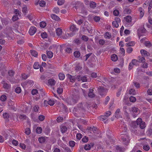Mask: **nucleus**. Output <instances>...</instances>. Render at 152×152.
I'll use <instances>...</instances> for the list:
<instances>
[{"instance_id": "1", "label": "nucleus", "mask_w": 152, "mask_h": 152, "mask_svg": "<svg viewBox=\"0 0 152 152\" xmlns=\"http://www.w3.org/2000/svg\"><path fill=\"white\" fill-rule=\"evenodd\" d=\"M134 123L136 124L137 125H139L141 129H144L146 126L145 123L142 121V120L141 118H138L137 119L136 122H134Z\"/></svg>"}, {"instance_id": "2", "label": "nucleus", "mask_w": 152, "mask_h": 152, "mask_svg": "<svg viewBox=\"0 0 152 152\" xmlns=\"http://www.w3.org/2000/svg\"><path fill=\"white\" fill-rule=\"evenodd\" d=\"M98 91L99 94L101 96L105 95L108 91L107 89L102 86H99L98 87Z\"/></svg>"}, {"instance_id": "3", "label": "nucleus", "mask_w": 152, "mask_h": 152, "mask_svg": "<svg viewBox=\"0 0 152 152\" xmlns=\"http://www.w3.org/2000/svg\"><path fill=\"white\" fill-rule=\"evenodd\" d=\"M66 101L68 104L73 105L77 102V100L72 97H69L67 98Z\"/></svg>"}, {"instance_id": "4", "label": "nucleus", "mask_w": 152, "mask_h": 152, "mask_svg": "<svg viewBox=\"0 0 152 152\" xmlns=\"http://www.w3.org/2000/svg\"><path fill=\"white\" fill-rule=\"evenodd\" d=\"M55 104L54 101L52 99H49L48 101L45 100L44 102V104L45 106H47L48 104L53 106Z\"/></svg>"}, {"instance_id": "5", "label": "nucleus", "mask_w": 152, "mask_h": 152, "mask_svg": "<svg viewBox=\"0 0 152 152\" xmlns=\"http://www.w3.org/2000/svg\"><path fill=\"white\" fill-rule=\"evenodd\" d=\"M37 31V29L36 27L34 26H31L29 30L28 33L30 35L32 36Z\"/></svg>"}, {"instance_id": "6", "label": "nucleus", "mask_w": 152, "mask_h": 152, "mask_svg": "<svg viewBox=\"0 0 152 152\" xmlns=\"http://www.w3.org/2000/svg\"><path fill=\"white\" fill-rule=\"evenodd\" d=\"M129 137L126 134H124V136H122L121 138L122 141L124 142V144L127 145L129 142Z\"/></svg>"}, {"instance_id": "7", "label": "nucleus", "mask_w": 152, "mask_h": 152, "mask_svg": "<svg viewBox=\"0 0 152 152\" xmlns=\"http://www.w3.org/2000/svg\"><path fill=\"white\" fill-rule=\"evenodd\" d=\"M23 84L24 85L27 86L28 87H31L34 85V82L33 80H28L24 82Z\"/></svg>"}, {"instance_id": "8", "label": "nucleus", "mask_w": 152, "mask_h": 152, "mask_svg": "<svg viewBox=\"0 0 152 152\" xmlns=\"http://www.w3.org/2000/svg\"><path fill=\"white\" fill-rule=\"evenodd\" d=\"M66 76L68 78H69L70 81L72 83H74L75 82V76H72L71 75L68 74L66 75Z\"/></svg>"}, {"instance_id": "9", "label": "nucleus", "mask_w": 152, "mask_h": 152, "mask_svg": "<svg viewBox=\"0 0 152 152\" xmlns=\"http://www.w3.org/2000/svg\"><path fill=\"white\" fill-rule=\"evenodd\" d=\"M87 129L88 130L90 131V132H89L90 133H92V132L93 133H96L97 132V128L96 127H93V128L91 127H88Z\"/></svg>"}, {"instance_id": "10", "label": "nucleus", "mask_w": 152, "mask_h": 152, "mask_svg": "<svg viewBox=\"0 0 152 152\" xmlns=\"http://www.w3.org/2000/svg\"><path fill=\"white\" fill-rule=\"evenodd\" d=\"M78 29H79L77 28L76 26L74 25H71L70 28V30L73 32H75L77 31Z\"/></svg>"}, {"instance_id": "11", "label": "nucleus", "mask_w": 152, "mask_h": 152, "mask_svg": "<svg viewBox=\"0 0 152 152\" xmlns=\"http://www.w3.org/2000/svg\"><path fill=\"white\" fill-rule=\"evenodd\" d=\"M48 83L49 85L53 86L55 84L56 81L53 79L50 78L48 80Z\"/></svg>"}, {"instance_id": "12", "label": "nucleus", "mask_w": 152, "mask_h": 152, "mask_svg": "<svg viewBox=\"0 0 152 152\" xmlns=\"http://www.w3.org/2000/svg\"><path fill=\"white\" fill-rule=\"evenodd\" d=\"M138 10L140 12V16L141 18H142L144 14V10L141 7H140L138 8Z\"/></svg>"}, {"instance_id": "13", "label": "nucleus", "mask_w": 152, "mask_h": 152, "mask_svg": "<svg viewBox=\"0 0 152 152\" xmlns=\"http://www.w3.org/2000/svg\"><path fill=\"white\" fill-rule=\"evenodd\" d=\"M140 53L143 57H145L148 56V53L147 51L145 50H141L140 51Z\"/></svg>"}, {"instance_id": "14", "label": "nucleus", "mask_w": 152, "mask_h": 152, "mask_svg": "<svg viewBox=\"0 0 152 152\" xmlns=\"http://www.w3.org/2000/svg\"><path fill=\"white\" fill-rule=\"evenodd\" d=\"M123 110L124 112L125 113V114L127 117L129 116V114L128 112L130 111L129 108L127 106H125L123 107Z\"/></svg>"}, {"instance_id": "15", "label": "nucleus", "mask_w": 152, "mask_h": 152, "mask_svg": "<svg viewBox=\"0 0 152 152\" xmlns=\"http://www.w3.org/2000/svg\"><path fill=\"white\" fill-rule=\"evenodd\" d=\"M51 17L53 19L55 20L58 21L60 20V18L58 16L55 14H51Z\"/></svg>"}, {"instance_id": "16", "label": "nucleus", "mask_w": 152, "mask_h": 152, "mask_svg": "<svg viewBox=\"0 0 152 152\" xmlns=\"http://www.w3.org/2000/svg\"><path fill=\"white\" fill-rule=\"evenodd\" d=\"M120 112L121 111L119 109H118L116 110L115 114V117L116 118H118L121 117L120 115Z\"/></svg>"}, {"instance_id": "17", "label": "nucleus", "mask_w": 152, "mask_h": 152, "mask_svg": "<svg viewBox=\"0 0 152 152\" xmlns=\"http://www.w3.org/2000/svg\"><path fill=\"white\" fill-rule=\"evenodd\" d=\"M94 90L93 89L90 90V91L88 93V96L91 98H93L95 96V94L93 93Z\"/></svg>"}, {"instance_id": "18", "label": "nucleus", "mask_w": 152, "mask_h": 152, "mask_svg": "<svg viewBox=\"0 0 152 152\" xmlns=\"http://www.w3.org/2000/svg\"><path fill=\"white\" fill-rule=\"evenodd\" d=\"M31 54L35 57H37L38 56L37 52L34 50H31L30 51Z\"/></svg>"}, {"instance_id": "19", "label": "nucleus", "mask_w": 152, "mask_h": 152, "mask_svg": "<svg viewBox=\"0 0 152 152\" xmlns=\"http://www.w3.org/2000/svg\"><path fill=\"white\" fill-rule=\"evenodd\" d=\"M57 35L58 36L61 35L62 34V30L60 28H58L56 30Z\"/></svg>"}, {"instance_id": "20", "label": "nucleus", "mask_w": 152, "mask_h": 152, "mask_svg": "<svg viewBox=\"0 0 152 152\" xmlns=\"http://www.w3.org/2000/svg\"><path fill=\"white\" fill-rule=\"evenodd\" d=\"M47 55L48 58H51L53 56V53L51 51H47Z\"/></svg>"}, {"instance_id": "21", "label": "nucleus", "mask_w": 152, "mask_h": 152, "mask_svg": "<svg viewBox=\"0 0 152 152\" xmlns=\"http://www.w3.org/2000/svg\"><path fill=\"white\" fill-rule=\"evenodd\" d=\"M104 37L106 39H110L111 37V34L109 32H106L104 34Z\"/></svg>"}, {"instance_id": "22", "label": "nucleus", "mask_w": 152, "mask_h": 152, "mask_svg": "<svg viewBox=\"0 0 152 152\" xmlns=\"http://www.w3.org/2000/svg\"><path fill=\"white\" fill-rule=\"evenodd\" d=\"M61 130L62 133H64L67 130V128L66 126L63 125H61L60 126Z\"/></svg>"}, {"instance_id": "23", "label": "nucleus", "mask_w": 152, "mask_h": 152, "mask_svg": "<svg viewBox=\"0 0 152 152\" xmlns=\"http://www.w3.org/2000/svg\"><path fill=\"white\" fill-rule=\"evenodd\" d=\"M7 99V96L5 94L2 95L0 97V99L1 102H4Z\"/></svg>"}, {"instance_id": "24", "label": "nucleus", "mask_w": 152, "mask_h": 152, "mask_svg": "<svg viewBox=\"0 0 152 152\" xmlns=\"http://www.w3.org/2000/svg\"><path fill=\"white\" fill-rule=\"evenodd\" d=\"M40 67V65L39 62H36L34 63L33 65V68L35 69H38Z\"/></svg>"}, {"instance_id": "25", "label": "nucleus", "mask_w": 152, "mask_h": 152, "mask_svg": "<svg viewBox=\"0 0 152 152\" xmlns=\"http://www.w3.org/2000/svg\"><path fill=\"white\" fill-rule=\"evenodd\" d=\"M3 87L4 89H8L10 88V85L6 83H3Z\"/></svg>"}, {"instance_id": "26", "label": "nucleus", "mask_w": 152, "mask_h": 152, "mask_svg": "<svg viewBox=\"0 0 152 152\" xmlns=\"http://www.w3.org/2000/svg\"><path fill=\"white\" fill-rule=\"evenodd\" d=\"M79 110H83L85 107V105L82 103H79L77 106Z\"/></svg>"}, {"instance_id": "27", "label": "nucleus", "mask_w": 152, "mask_h": 152, "mask_svg": "<svg viewBox=\"0 0 152 152\" xmlns=\"http://www.w3.org/2000/svg\"><path fill=\"white\" fill-rule=\"evenodd\" d=\"M111 58L112 61H115L118 59L117 55L115 54H113L111 56Z\"/></svg>"}, {"instance_id": "28", "label": "nucleus", "mask_w": 152, "mask_h": 152, "mask_svg": "<svg viewBox=\"0 0 152 152\" xmlns=\"http://www.w3.org/2000/svg\"><path fill=\"white\" fill-rule=\"evenodd\" d=\"M59 79L60 80H63L65 77V75L63 73H60L58 75Z\"/></svg>"}, {"instance_id": "29", "label": "nucleus", "mask_w": 152, "mask_h": 152, "mask_svg": "<svg viewBox=\"0 0 152 152\" xmlns=\"http://www.w3.org/2000/svg\"><path fill=\"white\" fill-rule=\"evenodd\" d=\"M125 20L127 23H130L131 22L132 20V17L130 16H127L125 17Z\"/></svg>"}, {"instance_id": "30", "label": "nucleus", "mask_w": 152, "mask_h": 152, "mask_svg": "<svg viewBox=\"0 0 152 152\" xmlns=\"http://www.w3.org/2000/svg\"><path fill=\"white\" fill-rule=\"evenodd\" d=\"M96 4L95 2L91 1L90 3V6L91 8H95L96 7Z\"/></svg>"}, {"instance_id": "31", "label": "nucleus", "mask_w": 152, "mask_h": 152, "mask_svg": "<svg viewBox=\"0 0 152 152\" xmlns=\"http://www.w3.org/2000/svg\"><path fill=\"white\" fill-rule=\"evenodd\" d=\"M135 42L134 41L129 42V43L126 44V46H133L135 45Z\"/></svg>"}, {"instance_id": "32", "label": "nucleus", "mask_w": 152, "mask_h": 152, "mask_svg": "<svg viewBox=\"0 0 152 152\" xmlns=\"http://www.w3.org/2000/svg\"><path fill=\"white\" fill-rule=\"evenodd\" d=\"M145 61V59L144 58V57H139L138 59V62H139L144 63Z\"/></svg>"}, {"instance_id": "33", "label": "nucleus", "mask_w": 152, "mask_h": 152, "mask_svg": "<svg viewBox=\"0 0 152 152\" xmlns=\"http://www.w3.org/2000/svg\"><path fill=\"white\" fill-rule=\"evenodd\" d=\"M38 140L39 142L42 143L45 142V138L43 137H40L39 138Z\"/></svg>"}, {"instance_id": "34", "label": "nucleus", "mask_w": 152, "mask_h": 152, "mask_svg": "<svg viewBox=\"0 0 152 152\" xmlns=\"http://www.w3.org/2000/svg\"><path fill=\"white\" fill-rule=\"evenodd\" d=\"M46 4V2L44 1H41L39 3V5L41 7H44L45 6Z\"/></svg>"}, {"instance_id": "35", "label": "nucleus", "mask_w": 152, "mask_h": 152, "mask_svg": "<svg viewBox=\"0 0 152 152\" xmlns=\"http://www.w3.org/2000/svg\"><path fill=\"white\" fill-rule=\"evenodd\" d=\"M53 11L54 13L57 14L59 12V9L58 7H55L53 9Z\"/></svg>"}, {"instance_id": "36", "label": "nucleus", "mask_w": 152, "mask_h": 152, "mask_svg": "<svg viewBox=\"0 0 152 152\" xmlns=\"http://www.w3.org/2000/svg\"><path fill=\"white\" fill-rule=\"evenodd\" d=\"M82 40L85 42H87L88 40V37L84 35H83L81 38Z\"/></svg>"}, {"instance_id": "37", "label": "nucleus", "mask_w": 152, "mask_h": 152, "mask_svg": "<svg viewBox=\"0 0 152 152\" xmlns=\"http://www.w3.org/2000/svg\"><path fill=\"white\" fill-rule=\"evenodd\" d=\"M105 42V40L104 39H100L99 40V43L100 45H103Z\"/></svg>"}, {"instance_id": "38", "label": "nucleus", "mask_w": 152, "mask_h": 152, "mask_svg": "<svg viewBox=\"0 0 152 152\" xmlns=\"http://www.w3.org/2000/svg\"><path fill=\"white\" fill-rule=\"evenodd\" d=\"M74 56L77 58H78L80 56V53L78 51H76L74 53Z\"/></svg>"}, {"instance_id": "39", "label": "nucleus", "mask_w": 152, "mask_h": 152, "mask_svg": "<svg viewBox=\"0 0 152 152\" xmlns=\"http://www.w3.org/2000/svg\"><path fill=\"white\" fill-rule=\"evenodd\" d=\"M21 76L23 79L26 80L29 77V75H26L25 73H23L22 75Z\"/></svg>"}, {"instance_id": "40", "label": "nucleus", "mask_w": 152, "mask_h": 152, "mask_svg": "<svg viewBox=\"0 0 152 152\" xmlns=\"http://www.w3.org/2000/svg\"><path fill=\"white\" fill-rule=\"evenodd\" d=\"M40 26L42 28L45 27L46 25V23L44 21L41 22L40 23Z\"/></svg>"}, {"instance_id": "41", "label": "nucleus", "mask_w": 152, "mask_h": 152, "mask_svg": "<svg viewBox=\"0 0 152 152\" xmlns=\"http://www.w3.org/2000/svg\"><path fill=\"white\" fill-rule=\"evenodd\" d=\"M84 148L86 150H89L91 148V146L89 144L85 145L84 146Z\"/></svg>"}, {"instance_id": "42", "label": "nucleus", "mask_w": 152, "mask_h": 152, "mask_svg": "<svg viewBox=\"0 0 152 152\" xmlns=\"http://www.w3.org/2000/svg\"><path fill=\"white\" fill-rule=\"evenodd\" d=\"M107 116L104 115H102L99 116V119L100 120L103 121L105 120L107 118Z\"/></svg>"}, {"instance_id": "43", "label": "nucleus", "mask_w": 152, "mask_h": 152, "mask_svg": "<svg viewBox=\"0 0 152 152\" xmlns=\"http://www.w3.org/2000/svg\"><path fill=\"white\" fill-rule=\"evenodd\" d=\"M42 129L40 127H37L36 129V132L37 133H42Z\"/></svg>"}, {"instance_id": "44", "label": "nucleus", "mask_w": 152, "mask_h": 152, "mask_svg": "<svg viewBox=\"0 0 152 152\" xmlns=\"http://www.w3.org/2000/svg\"><path fill=\"white\" fill-rule=\"evenodd\" d=\"M57 91L59 94H61L63 91V88L61 87H59L57 88Z\"/></svg>"}, {"instance_id": "45", "label": "nucleus", "mask_w": 152, "mask_h": 152, "mask_svg": "<svg viewBox=\"0 0 152 152\" xmlns=\"http://www.w3.org/2000/svg\"><path fill=\"white\" fill-rule=\"evenodd\" d=\"M63 148L65 150L66 152H71V151L70 150L69 148L67 146H65Z\"/></svg>"}, {"instance_id": "46", "label": "nucleus", "mask_w": 152, "mask_h": 152, "mask_svg": "<svg viewBox=\"0 0 152 152\" xmlns=\"http://www.w3.org/2000/svg\"><path fill=\"white\" fill-rule=\"evenodd\" d=\"M112 25L115 28H118L119 26L118 23L115 21L113 22Z\"/></svg>"}, {"instance_id": "47", "label": "nucleus", "mask_w": 152, "mask_h": 152, "mask_svg": "<svg viewBox=\"0 0 152 152\" xmlns=\"http://www.w3.org/2000/svg\"><path fill=\"white\" fill-rule=\"evenodd\" d=\"M64 0H58L57 4L59 5H61L64 3Z\"/></svg>"}, {"instance_id": "48", "label": "nucleus", "mask_w": 152, "mask_h": 152, "mask_svg": "<svg viewBox=\"0 0 152 152\" xmlns=\"http://www.w3.org/2000/svg\"><path fill=\"white\" fill-rule=\"evenodd\" d=\"M145 44L146 47H150L151 46V43L148 41H147L145 42Z\"/></svg>"}, {"instance_id": "49", "label": "nucleus", "mask_w": 152, "mask_h": 152, "mask_svg": "<svg viewBox=\"0 0 152 152\" xmlns=\"http://www.w3.org/2000/svg\"><path fill=\"white\" fill-rule=\"evenodd\" d=\"M69 145L70 147H73L75 145V142L74 141L71 140L69 142Z\"/></svg>"}, {"instance_id": "50", "label": "nucleus", "mask_w": 152, "mask_h": 152, "mask_svg": "<svg viewBox=\"0 0 152 152\" xmlns=\"http://www.w3.org/2000/svg\"><path fill=\"white\" fill-rule=\"evenodd\" d=\"M136 100V98L134 96H131L129 98V100L130 101L132 102H135Z\"/></svg>"}, {"instance_id": "51", "label": "nucleus", "mask_w": 152, "mask_h": 152, "mask_svg": "<svg viewBox=\"0 0 152 152\" xmlns=\"http://www.w3.org/2000/svg\"><path fill=\"white\" fill-rule=\"evenodd\" d=\"M138 109L136 107H134L132 108V111L133 113H137Z\"/></svg>"}, {"instance_id": "52", "label": "nucleus", "mask_w": 152, "mask_h": 152, "mask_svg": "<svg viewBox=\"0 0 152 152\" xmlns=\"http://www.w3.org/2000/svg\"><path fill=\"white\" fill-rule=\"evenodd\" d=\"M38 118L39 120L42 121L44 120L45 117L43 115H40L38 116Z\"/></svg>"}, {"instance_id": "53", "label": "nucleus", "mask_w": 152, "mask_h": 152, "mask_svg": "<svg viewBox=\"0 0 152 152\" xmlns=\"http://www.w3.org/2000/svg\"><path fill=\"white\" fill-rule=\"evenodd\" d=\"M3 116L4 118L6 119H8L9 118L8 114L7 113H4L3 114Z\"/></svg>"}, {"instance_id": "54", "label": "nucleus", "mask_w": 152, "mask_h": 152, "mask_svg": "<svg viewBox=\"0 0 152 152\" xmlns=\"http://www.w3.org/2000/svg\"><path fill=\"white\" fill-rule=\"evenodd\" d=\"M65 51L68 53H71L72 52V49L69 48H67L65 50Z\"/></svg>"}, {"instance_id": "55", "label": "nucleus", "mask_w": 152, "mask_h": 152, "mask_svg": "<svg viewBox=\"0 0 152 152\" xmlns=\"http://www.w3.org/2000/svg\"><path fill=\"white\" fill-rule=\"evenodd\" d=\"M41 37L43 39L46 38L47 37V35L45 32H43L41 34Z\"/></svg>"}, {"instance_id": "56", "label": "nucleus", "mask_w": 152, "mask_h": 152, "mask_svg": "<svg viewBox=\"0 0 152 152\" xmlns=\"http://www.w3.org/2000/svg\"><path fill=\"white\" fill-rule=\"evenodd\" d=\"M39 108L38 105H35L33 107V110L34 112H38Z\"/></svg>"}, {"instance_id": "57", "label": "nucleus", "mask_w": 152, "mask_h": 152, "mask_svg": "<svg viewBox=\"0 0 152 152\" xmlns=\"http://www.w3.org/2000/svg\"><path fill=\"white\" fill-rule=\"evenodd\" d=\"M129 93L133 95H135L136 93L134 89H131L129 90Z\"/></svg>"}, {"instance_id": "58", "label": "nucleus", "mask_w": 152, "mask_h": 152, "mask_svg": "<svg viewBox=\"0 0 152 152\" xmlns=\"http://www.w3.org/2000/svg\"><path fill=\"white\" fill-rule=\"evenodd\" d=\"M15 92L18 93L19 94L20 93L21 91V89L19 87H17L15 90Z\"/></svg>"}, {"instance_id": "59", "label": "nucleus", "mask_w": 152, "mask_h": 152, "mask_svg": "<svg viewBox=\"0 0 152 152\" xmlns=\"http://www.w3.org/2000/svg\"><path fill=\"white\" fill-rule=\"evenodd\" d=\"M143 149L145 151H148L150 149L149 146L147 145H144L143 147Z\"/></svg>"}, {"instance_id": "60", "label": "nucleus", "mask_w": 152, "mask_h": 152, "mask_svg": "<svg viewBox=\"0 0 152 152\" xmlns=\"http://www.w3.org/2000/svg\"><path fill=\"white\" fill-rule=\"evenodd\" d=\"M133 48L131 47H128L126 51L128 53H131L133 51Z\"/></svg>"}, {"instance_id": "61", "label": "nucleus", "mask_w": 152, "mask_h": 152, "mask_svg": "<svg viewBox=\"0 0 152 152\" xmlns=\"http://www.w3.org/2000/svg\"><path fill=\"white\" fill-rule=\"evenodd\" d=\"M63 117L59 116L56 119V121L58 122H62L63 120Z\"/></svg>"}, {"instance_id": "62", "label": "nucleus", "mask_w": 152, "mask_h": 152, "mask_svg": "<svg viewBox=\"0 0 152 152\" xmlns=\"http://www.w3.org/2000/svg\"><path fill=\"white\" fill-rule=\"evenodd\" d=\"M134 84V86L137 88H140V83H137L136 81H134L133 82Z\"/></svg>"}, {"instance_id": "63", "label": "nucleus", "mask_w": 152, "mask_h": 152, "mask_svg": "<svg viewBox=\"0 0 152 152\" xmlns=\"http://www.w3.org/2000/svg\"><path fill=\"white\" fill-rule=\"evenodd\" d=\"M82 141L84 142H86L88 141V137L85 136L82 140Z\"/></svg>"}, {"instance_id": "64", "label": "nucleus", "mask_w": 152, "mask_h": 152, "mask_svg": "<svg viewBox=\"0 0 152 152\" xmlns=\"http://www.w3.org/2000/svg\"><path fill=\"white\" fill-rule=\"evenodd\" d=\"M83 20L82 19H80L79 20H77V21H76L77 23L79 25H81L83 23Z\"/></svg>"}]
</instances>
